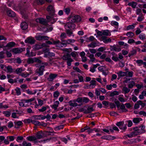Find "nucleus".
<instances>
[{"mask_svg": "<svg viewBox=\"0 0 146 146\" xmlns=\"http://www.w3.org/2000/svg\"><path fill=\"white\" fill-rule=\"evenodd\" d=\"M5 67L7 70V73H12L14 72L13 69L12 68V66L9 65L7 66H5Z\"/></svg>", "mask_w": 146, "mask_h": 146, "instance_id": "nucleus-22", "label": "nucleus"}, {"mask_svg": "<svg viewBox=\"0 0 146 146\" xmlns=\"http://www.w3.org/2000/svg\"><path fill=\"white\" fill-rule=\"evenodd\" d=\"M107 37L106 36H102L101 37L102 40L106 44L111 42V39L110 38L107 39Z\"/></svg>", "mask_w": 146, "mask_h": 146, "instance_id": "nucleus-14", "label": "nucleus"}, {"mask_svg": "<svg viewBox=\"0 0 146 146\" xmlns=\"http://www.w3.org/2000/svg\"><path fill=\"white\" fill-rule=\"evenodd\" d=\"M120 109L122 110H123V111L124 112H126L128 111L125 108V106L123 104H122L121 105Z\"/></svg>", "mask_w": 146, "mask_h": 146, "instance_id": "nucleus-60", "label": "nucleus"}, {"mask_svg": "<svg viewBox=\"0 0 146 146\" xmlns=\"http://www.w3.org/2000/svg\"><path fill=\"white\" fill-rule=\"evenodd\" d=\"M126 35L128 37L131 38L134 36V34L132 32H129L126 33Z\"/></svg>", "mask_w": 146, "mask_h": 146, "instance_id": "nucleus-39", "label": "nucleus"}, {"mask_svg": "<svg viewBox=\"0 0 146 146\" xmlns=\"http://www.w3.org/2000/svg\"><path fill=\"white\" fill-rule=\"evenodd\" d=\"M103 34L106 36H110L111 35L110 32L108 30L103 31Z\"/></svg>", "mask_w": 146, "mask_h": 146, "instance_id": "nucleus-26", "label": "nucleus"}, {"mask_svg": "<svg viewBox=\"0 0 146 146\" xmlns=\"http://www.w3.org/2000/svg\"><path fill=\"white\" fill-rule=\"evenodd\" d=\"M15 43L14 42H11L7 43L6 45V47H14Z\"/></svg>", "mask_w": 146, "mask_h": 146, "instance_id": "nucleus-31", "label": "nucleus"}, {"mask_svg": "<svg viewBox=\"0 0 146 146\" xmlns=\"http://www.w3.org/2000/svg\"><path fill=\"white\" fill-rule=\"evenodd\" d=\"M26 139L28 141H33L36 140V137L35 136H29L27 137Z\"/></svg>", "mask_w": 146, "mask_h": 146, "instance_id": "nucleus-21", "label": "nucleus"}, {"mask_svg": "<svg viewBox=\"0 0 146 146\" xmlns=\"http://www.w3.org/2000/svg\"><path fill=\"white\" fill-rule=\"evenodd\" d=\"M32 123L34 125L37 126H39L41 125V123L40 122L35 120H32Z\"/></svg>", "mask_w": 146, "mask_h": 146, "instance_id": "nucleus-45", "label": "nucleus"}, {"mask_svg": "<svg viewBox=\"0 0 146 146\" xmlns=\"http://www.w3.org/2000/svg\"><path fill=\"white\" fill-rule=\"evenodd\" d=\"M111 48L112 50L115 51L119 52L121 50V49L120 48L116 47L115 45L111 46Z\"/></svg>", "mask_w": 146, "mask_h": 146, "instance_id": "nucleus-28", "label": "nucleus"}, {"mask_svg": "<svg viewBox=\"0 0 146 146\" xmlns=\"http://www.w3.org/2000/svg\"><path fill=\"white\" fill-rule=\"evenodd\" d=\"M136 53L137 52L135 47L133 48H132V50L130 51V52L128 56L129 57H130L131 56L136 54Z\"/></svg>", "mask_w": 146, "mask_h": 146, "instance_id": "nucleus-20", "label": "nucleus"}, {"mask_svg": "<svg viewBox=\"0 0 146 146\" xmlns=\"http://www.w3.org/2000/svg\"><path fill=\"white\" fill-rule=\"evenodd\" d=\"M96 81L94 80H92L90 82V88H93L96 86Z\"/></svg>", "mask_w": 146, "mask_h": 146, "instance_id": "nucleus-27", "label": "nucleus"}, {"mask_svg": "<svg viewBox=\"0 0 146 146\" xmlns=\"http://www.w3.org/2000/svg\"><path fill=\"white\" fill-rule=\"evenodd\" d=\"M94 110L93 109V107H88L87 110H86L84 113L85 114H87L89 113L92 111H94Z\"/></svg>", "mask_w": 146, "mask_h": 146, "instance_id": "nucleus-13", "label": "nucleus"}, {"mask_svg": "<svg viewBox=\"0 0 146 146\" xmlns=\"http://www.w3.org/2000/svg\"><path fill=\"white\" fill-rule=\"evenodd\" d=\"M136 63L139 64V66H141L142 64H143V66L145 65L146 64V62H144L142 60H138L136 61Z\"/></svg>", "mask_w": 146, "mask_h": 146, "instance_id": "nucleus-32", "label": "nucleus"}, {"mask_svg": "<svg viewBox=\"0 0 146 146\" xmlns=\"http://www.w3.org/2000/svg\"><path fill=\"white\" fill-rule=\"evenodd\" d=\"M64 11L67 15H68L70 13V9L69 7H68L64 8Z\"/></svg>", "mask_w": 146, "mask_h": 146, "instance_id": "nucleus-46", "label": "nucleus"}, {"mask_svg": "<svg viewBox=\"0 0 146 146\" xmlns=\"http://www.w3.org/2000/svg\"><path fill=\"white\" fill-rule=\"evenodd\" d=\"M37 139H36L33 142L34 143L36 144H37V143H41L42 142H45V141L48 140H49V139H43V140H41L40 141H38V140H37Z\"/></svg>", "mask_w": 146, "mask_h": 146, "instance_id": "nucleus-43", "label": "nucleus"}, {"mask_svg": "<svg viewBox=\"0 0 146 146\" xmlns=\"http://www.w3.org/2000/svg\"><path fill=\"white\" fill-rule=\"evenodd\" d=\"M139 38L141 40H143L146 39L145 35L143 33H141L139 36Z\"/></svg>", "mask_w": 146, "mask_h": 146, "instance_id": "nucleus-33", "label": "nucleus"}, {"mask_svg": "<svg viewBox=\"0 0 146 146\" xmlns=\"http://www.w3.org/2000/svg\"><path fill=\"white\" fill-rule=\"evenodd\" d=\"M21 27L22 29L26 30L28 27V25L26 22H22L21 24Z\"/></svg>", "mask_w": 146, "mask_h": 146, "instance_id": "nucleus-15", "label": "nucleus"}, {"mask_svg": "<svg viewBox=\"0 0 146 146\" xmlns=\"http://www.w3.org/2000/svg\"><path fill=\"white\" fill-rule=\"evenodd\" d=\"M89 57L91 61L92 62H93L95 61V58L94 57V54H90L89 56Z\"/></svg>", "mask_w": 146, "mask_h": 146, "instance_id": "nucleus-63", "label": "nucleus"}, {"mask_svg": "<svg viewBox=\"0 0 146 146\" xmlns=\"http://www.w3.org/2000/svg\"><path fill=\"white\" fill-rule=\"evenodd\" d=\"M144 17L142 14L140 15L138 17L137 21L139 22H141L144 20Z\"/></svg>", "mask_w": 146, "mask_h": 146, "instance_id": "nucleus-37", "label": "nucleus"}, {"mask_svg": "<svg viewBox=\"0 0 146 146\" xmlns=\"http://www.w3.org/2000/svg\"><path fill=\"white\" fill-rule=\"evenodd\" d=\"M14 123L15 125H17L19 126H20L23 124V123L21 121H15Z\"/></svg>", "mask_w": 146, "mask_h": 146, "instance_id": "nucleus-58", "label": "nucleus"}, {"mask_svg": "<svg viewBox=\"0 0 146 146\" xmlns=\"http://www.w3.org/2000/svg\"><path fill=\"white\" fill-rule=\"evenodd\" d=\"M127 72H123L121 71H119V72H117V74L118 76L117 79L119 80L121 78V77L126 76L127 74Z\"/></svg>", "mask_w": 146, "mask_h": 146, "instance_id": "nucleus-8", "label": "nucleus"}, {"mask_svg": "<svg viewBox=\"0 0 146 146\" xmlns=\"http://www.w3.org/2000/svg\"><path fill=\"white\" fill-rule=\"evenodd\" d=\"M62 58L63 60H68L71 58L70 54H64L62 57Z\"/></svg>", "mask_w": 146, "mask_h": 146, "instance_id": "nucleus-19", "label": "nucleus"}, {"mask_svg": "<svg viewBox=\"0 0 146 146\" xmlns=\"http://www.w3.org/2000/svg\"><path fill=\"white\" fill-rule=\"evenodd\" d=\"M141 119L140 118L136 117L133 118V121L134 123H139Z\"/></svg>", "mask_w": 146, "mask_h": 146, "instance_id": "nucleus-34", "label": "nucleus"}, {"mask_svg": "<svg viewBox=\"0 0 146 146\" xmlns=\"http://www.w3.org/2000/svg\"><path fill=\"white\" fill-rule=\"evenodd\" d=\"M47 11L49 12L50 15L52 16L54 15L55 14V10L53 6L50 5L47 8Z\"/></svg>", "mask_w": 146, "mask_h": 146, "instance_id": "nucleus-4", "label": "nucleus"}, {"mask_svg": "<svg viewBox=\"0 0 146 146\" xmlns=\"http://www.w3.org/2000/svg\"><path fill=\"white\" fill-rule=\"evenodd\" d=\"M135 128L136 129L134 131L135 135H136L141 134L145 132V126L143 125H141L138 127H136Z\"/></svg>", "mask_w": 146, "mask_h": 146, "instance_id": "nucleus-1", "label": "nucleus"}, {"mask_svg": "<svg viewBox=\"0 0 146 146\" xmlns=\"http://www.w3.org/2000/svg\"><path fill=\"white\" fill-rule=\"evenodd\" d=\"M32 120L31 119H25L24 120L23 122L25 123H32Z\"/></svg>", "mask_w": 146, "mask_h": 146, "instance_id": "nucleus-64", "label": "nucleus"}, {"mask_svg": "<svg viewBox=\"0 0 146 146\" xmlns=\"http://www.w3.org/2000/svg\"><path fill=\"white\" fill-rule=\"evenodd\" d=\"M75 41L74 39H68L65 40V42L68 44H70L71 43H73Z\"/></svg>", "mask_w": 146, "mask_h": 146, "instance_id": "nucleus-49", "label": "nucleus"}, {"mask_svg": "<svg viewBox=\"0 0 146 146\" xmlns=\"http://www.w3.org/2000/svg\"><path fill=\"white\" fill-rule=\"evenodd\" d=\"M26 92L27 94L31 95L35 94L36 92V90H35V92H33L32 91L30 90L29 89L26 90Z\"/></svg>", "mask_w": 146, "mask_h": 146, "instance_id": "nucleus-48", "label": "nucleus"}, {"mask_svg": "<svg viewBox=\"0 0 146 146\" xmlns=\"http://www.w3.org/2000/svg\"><path fill=\"white\" fill-rule=\"evenodd\" d=\"M39 68L37 69L35 71V73L38 74V76H42L43 75V72L45 70V66L44 65L40 66L39 65Z\"/></svg>", "mask_w": 146, "mask_h": 146, "instance_id": "nucleus-3", "label": "nucleus"}, {"mask_svg": "<svg viewBox=\"0 0 146 146\" xmlns=\"http://www.w3.org/2000/svg\"><path fill=\"white\" fill-rule=\"evenodd\" d=\"M97 43L94 42H92L90 44L88 45V46L89 47L94 48L97 46Z\"/></svg>", "mask_w": 146, "mask_h": 146, "instance_id": "nucleus-41", "label": "nucleus"}, {"mask_svg": "<svg viewBox=\"0 0 146 146\" xmlns=\"http://www.w3.org/2000/svg\"><path fill=\"white\" fill-rule=\"evenodd\" d=\"M40 131L36 133L35 136L36 139H39L43 138L42 135L40 133Z\"/></svg>", "mask_w": 146, "mask_h": 146, "instance_id": "nucleus-29", "label": "nucleus"}, {"mask_svg": "<svg viewBox=\"0 0 146 146\" xmlns=\"http://www.w3.org/2000/svg\"><path fill=\"white\" fill-rule=\"evenodd\" d=\"M123 123L124 122L123 121H119L117 122L116 123V125L119 127L120 129L124 130L126 129L127 127L125 125H123Z\"/></svg>", "mask_w": 146, "mask_h": 146, "instance_id": "nucleus-6", "label": "nucleus"}, {"mask_svg": "<svg viewBox=\"0 0 146 146\" xmlns=\"http://www.w3.org/2000/svg\"><path fill=\"white\" fill-rule=\"evenodd\" d=\"M35 1L38 5H42L44 3V0H35Z\"/></svg>", "mask_w": 146, "mask_h": 146, "instance_id": "nucleus-50", "label": "nucleus"}, {"mask_svg": "<svg viewBox=\"0 0 146 146\" xmlns=\"http://www.w3.org/2000/svg\"><path fill=\"white\" fill-rule=\"evenodd\" d=\"M68 20L70 21L73 23L76 22H80L81 20V18L80 16L78 15H76L74 16H70L68 18Z\"/></svg>", "mask_w": 146, "mask_h": 146, "instance_id": "nucleus-2", "label": "nucleus"}, {"mask_svg": "<svg viewBox=\"0 0 146 146\" xmlns=\"http://www.w3.org/2000/svg\"><path fill=\"white\" fill-rule=\"evenodd\" d=\"M119 92L117 91H114L113 92H111L110 94V96L111 97H113L115 96L118 95H119Z\"/></svg>", "mask_w": 146, "mask_h": 146, "instance_id": "nucleus-40", "label": "nucleus"}, {"mask_svg": "<svg viewBox=\"0 0 146 146\" xmlns=\"http://www.w3.org/2000/svg\"><path fill=\"white\" fill-rule=\"evenodd\" d=\"M36 21L43 25H46L47 24L46 20L43 18L40 17L36 19Z\"/></svg>", "mask_w": 146, "mask_h": 146, "instance_id": "nucleus-5", "label": "nucleus"}, {"mask_svg": "<svg viewBox=\"0 0 146 146\" xmlns=\"http://www.w3.org/2000/svg\"><path fill=\"white\" fill-rule=\"evenodd\" d=\"M14 62L17 63L19 64L21 63L22 60L19 57H17L16 58H15L13 59Z\"/></svg>", "mask_w": 146, "mask_h": 146, "instance_id": "nucleus-35", "label": "nucleus"}, {"mask_svg": "<svg viewBox=\"0 0 146 146\" xmlns=\"http://www.w3.org/2000/svg\"><path fill=\"white\" fill-rule=\"evenodd\" d=\"M65 32L68 36H70L72 35L73 36H74V35H73L72 29H70L66 28V29H65Z\"/></svg>", "mask_w": 146, "mask_h": 146, "instance_id": "nucleus-17", "label": "nucleus"}, {"mask_svg": "<svg viewBox=\"0 0 146 146\" xmlns=\"http://www.w3.org/2000/svg\"><path fill=\"white\" fill-rule=\"evenodd\" d=\"M35 41L34 38L31 37H29L27 38L25 40V42L26 43H29L31 44H33Z\"/></svg>", "mask_w": 146, "mask_h": 146, "instance_id": "nucleus-7", "label": "nucleus"}, {"mask_svg": "<svg viewBox=\"0 0 146 146\" xmlns=\"http://www.w3.org/2000/svg\"><path fill=\"white\" fill-rule=\"evenodd\" d=\"M7 14L8 16L12 17H14L16 16L15 13L11 10H8L7 11Z\"/></svg>", "mask_w": 146, "mask_h": 146, "instance_id": "nucleus-16", "label": "nucleus"}, {"mask_svg": "<svg viewBox=\"0 0 146 146\" xmlns=\"http://www.w3.org/2000/svg\"><path fill=\"white\" fill-rule=\"evenodd\" d=\"M23 71V69L22 68H17L15 71V72L17 74H19L21 73Z\"/></svg>", "mask_w": 146, "mask_h": 146, "instance_id": "nucleus-52", "label": "nucleus"}, {"mask_svg": "<svg viewBox=\"0 0 146 146\" xmlns=\"http://www.w3.org/2000/svg\"><path fill=\"white\" fill-rule=\"evenodd\" d=\"M42 48V45L39 44H36L34 45L33 46V48L35 50H39Z\"/></svg>", "mask_w": 146, "mask_h": 146, "instance_id": "nucleus-23", "label": "nucleus"}, {"mask_svg": "<svg viewBox=\"0 0 146 146\" xmlns=\"http://www.w3.org/2000/svg\"><path fill=\"white\" fill-rule=\"evenodd\" d=\"M137 5V3L134 1H132L131 2L129 3L128 5L129 6H131L133 8H135Z\"/></svg>", "mask_w": 146, "mask_h": 146, "instance_id": "nucleus-24", "label": "nucleus"}, {"mask_svg": "<svg viewBox=\"0 0 146 146\" xmlns=\"http://www.w3.org/2000/svg\"><path fill=\"white\" fill-rule=\"evenodd\" d=\"M15 138V137L13 136H8L7 137V138L9 139V141H13Z\"/></svg>", "mask_w": 146, "mask_h": 146, "instance_id": "nucleus-57", "label": "nucleus"}, {"mask_svg": "<svg viewBox=\"0 0 146 146\" xmlns=\"http://www.w3.org/2000/svg\"><path fill=\"white\" fill-rule=\"evenodd\" d=\"M126 72H127V74L128 76L129 77H132L133 76V72L132 71L130 72L127 71Z\"/></svg>", "mask_w": 146, "mask_h": 146, "instance_id": "nucleus-61", "label": "nucleus"}, {"mask_svg": "<svg viewBox=\"0 0 146 146\" xmlns=\"http://www.w3.org/2000/svg\"><path fill=\"white\" fill-rule=\"evenodd\" d=\"M49 38L47 36L38 35L36 37V39L37 40H48Z\"/></svg>", "mask_w": 146, "mask_h": 146, "instance_id": "nucleus-11", "label": "nucleus"}, {"mask_svg": "<svg viewBox=\"0 0 146 146\" xmlns=\"http://www.w3.org/2000/svg\"><path fill=\"white\" fill-rule=\"evenodd\" d=\"M64 125H61L56 127L54 128V129L56 130H59L60 129H63L64 127Z\"/></svg>", "mask_w": 146, "mask_h": 146, "instance_id": "nucleus-53", "label": "nucleus"}, {"mask_svg": "<svg viewBox=\"0 0 146 146\" xmlns=\"http://www.w3.org/2000/svg\"><path fill=\"white\" fill-rule=\"evenodd\" d=\"M20 146H32V144L30 142H27L26 141L24 140L22 144H19Z\"/></svg>", "mask_w": 146, "mask_h": 146, "instance_id": "nucleus-18", "label": "nucleus"}, {"mask_svg": "<svg viewBox=\"0 0 146 146\" xmlns=\"http://www.w3.org/2000/svg\"><path fill=\"white\" fill-rule=\"evenodd\" d=\"M73 69L76 71L77 72L81 73H83V72L79 68L76 67H73Z\"/></svg>", "mask_w": 146, "mask_h": 146, "instance_id": "nucleus-55", "label": "nucleus"}, {"mask_svg": "<svg viewBox=\"0 0 146 146\" xmlns=\"http://www.w3.org/2000/svg\"><path fill=\"white\" fill-rule=\"evenodd\" d=\"M122 91L124 92V94L128 93L130 91V89L126 87H124L122 89Z\"/></svg>", "mask_w": 146, "mask_h": 146, "instance_id": "nucleus-38", "label": "nucleus"}, {"mask_svg": "<svg viewBox=\"0 0 146 146\" xmlns=\"http://www.w3.org/2000/svg\"><path fill=\"white\" fill-rule=\"evenodd\" d=\"M74 23L71 22L67 23L64 26L65 29L67 28L70 29H73L72 27H74Z\"/></svg>", "mask_w": 146, "mask_h": 146, "instance_id": "nucleus-12", "label": "nucleus"}, {"mask_svg": "<svg viewBox=\"0 0 146 146\" xmlns=\"http://www.w3.org/2000/svg\"><path fill=\"white\" fill-rule=\"evenodd\" d=\"M24 139L23 137L22 136H19L17 137V139H16V141L19 143H20L21 141L23 140Z\"/></svg>", "mask_w": 146, "mask_h": 146, "instance_id": "nucleus-51", "label": "nucleus"}, {"mask_svg": "<svg viewBox=\"0 0 146 146\" xmlns=\"http://www.w3.org/2000/svg\"><path fill=\"white\" fill-rule=\"evenodd\" d=\"M3 102L2 103H0V109H7L9 108L8 106L7 105H3Z\"/></svg>", "mask_w": 146, "mask_h": 146, "instance_id": "nucleus-42", "label": "nucleus"}, {"mask_svg": "<svg viewBox=\"0 0 146 146\" xmlns=\"http://www.w3.org/2000/svg\"><path fill=\"white\" fill-rule=\"evenodd\" d=\"M89 101V99L86 97L82 98V102L85 103H88Z\"/></svg>", "mask_w": 146, "mask_h": 146, "instance_id": "nucleus-62", "label": "nucleus"}, {"mask_svg": "<svg viewBox=\"0 0 146 146\" xmlns=\"http://www.w3.org/2000/svg\"><path fill=\"white\" fill-rule=\"evenodd\" d=\"M111 59L115 62H117L119 60L118 58L117 57V54L115 56H113L111 58Z\"/></svg>", "mask_w": 146, "mask_h": 146, "instance_id": "nucleus-59", "label": "nucleus"}, {"mask_svg": "<svg viewBox=\"0 0 146 146\" xmlns=\"http://www.w3.org/2000/svg\"><path fill=\"white\" fill-rule=\"evenodd\" d=\"M16 91V94L18 96L19 95L21 94V92L20 88L18 87H17L15 89Z\"/></svg>", "mask_w": 146, "mask_h": 146, "instance_id": "nucleus-47", "label": "nucleus"}, {"mask_svg": "<svg viewBox=\"0 0 146 146\" xmlns=\"http://www.w3.org/2000/svg\"><path fill=\"white\" fill-rule=\"evenodd\" d=\"M28 64H32L34 63V61L32 58H29L27 61Z\"/></svg>", "mask_w": 146, "mask_h": 146, "instance_id": "nucleus-56", "label": "nucleus"}, {"mask_svg": "<svg viewBox=\"0 0 146 146\" xmlns=\"http://www.w3.org/2000/svg\"><path fill=\"white\" fill-rule=\"evenodd\" d=\"M57 74L51 73L49 75L48 78V80L49 81H52L57 76Z\"/></svg>", "mask_w": 146, "mask_h": 146, "instance_id": "nucleus-10", "label": "nucleus"}, {"mask_svg": "<svg viewBox=\"0 0 146 146\" xmlns=\"http://www.w3.org/2000/svg\"><path fill=\"white\" fill-rule=\"evenodd\" d=\"M30 71V72H29V73H27V72H24L23 73H22L21 75L24 78H26L27 77V76H29L30 74H31L32 72V71L30 69L29 70Z\"/></svg>", "mask_w": 146, "mask_h": 146, "instance_id": "nucleus-25", "label": "nucleus"}, {"mask_svg": "<svg viewBox=\"0 0 146 146\" xmlns=\"http://www.w3.org/2000/svg\"><path fill=\"white\" fill-rule=\"evenodd\" d=\"M69 104L70 106L73 107H76L78 106L76 103L72 102V100H70L69 102Z\"/></svg>", "mask_w": 146, "mask_h": 146, "instance_id": "nucleus-30", "label": "nucleus"}, {"mask_svg": "<svg viewBox=\"0 0 146 146\" xmlns=\"http://www.w3.org/2000/svg\"><path fill=\"white\" fill-rule=\"evenodd\" d=\"M135 83L133 81H131L129 84L128 85V87L129 88H132L133 86H135Z\"/></svg>", "mask_w": 146, "mask_h": 146, "instance_id": "nucleus-44", "label": "nucleus"}, {"mask_svg": "<svg viewBox=\"0 0 146 146\" xmlns=\"http://www.w3.org/2000/svg\"><path fill=\"white\" fill-rule=\"evenodd\" d=\"M35 99V98H33L29 100L23 99V101L25 103H28L29 102H30L34 101Z\"/></svg>", "mask_w": 146, "mask_h": 146, "instance_id": "nucleus-36", "label": "nucleus"}, {"mask_svg": "<svg viewBox=\"0 0 146 146\" xmlns=\"http://www.w3.org/2000/svg\"><path fill=\"white\" fill-rule=\"evenodd\" d=\"M23 50L22 48H14L11 51L15 54H17L21 52Z\"/></svg>", "mask_w": 146, "mask_h": 146, "instance_id": "nucleus-9", "label": "nucleus"}, {"mask_svg": "<svg viewBox=\"0 0 146 146\" xmlns=\"http://www.w3.org/2000/svg\"><path fill=\"white\" fill-rule=\"evenodd\" d=\"M3 114L7 117H9L11 115V113L8 111H4L3 112Z\"/></svg>", "mask_w": 146, "mask_h": 146, "instance_id": "nucleus-54", "label": "nucleus"}]
</instances>
